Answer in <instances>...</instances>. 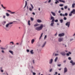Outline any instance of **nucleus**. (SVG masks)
<instances>
[{
  "mask_svg": "<svg viewBox=\"0 0 75 75\" xmlns=\"http://www.w3.org/2000/svg\"><path fill=\"white\" fill-rule=\"evenodd\" d=\"M56 1L55 2V4H57V3H59V1L57 0H56Z\"/></svg>",
  "mask_w": 75,
  "mask_h": 75,
  "instance_id": "24",
  "label": "nucleus"
},
{
  "mask_svg": "<svg viewBox=\"0 0 75 75\" xmlns=\"http://www.w3.org/2000/svg\"><path fill=\"white\" fill-rule=\"evenodd\" d=\"M58 20L57 19H56L55 21V22H58Z\"/></svg>",
  "mask_w": 75,
  "mask_h": 75,
  "instance_id": "42",
  "label": "nucleus"
},
{
  "mask_svg": "<svg viewBox=\"0 0 75 75\" xmlns=\"http://www.w3.org/2000/svg\"><path fill=\"white\" fill-rule=\"evenodd\" d=\"M57 35V33H56L54 35L55 36H56Z\"/></svg>",
  "mask_w": 75,
  "mask_h": 75,
  "instance_id": "62",
  "label": "nucleus"
},
{
  "mask_svg": "<svg viewBox=\"0 0 75 75\" xmlns=\"http://www.w3.org/2000/svg\"><path fill=\"white\" fill-rule=\"evenodd\" d=\"M51 13L52 14L53 16H55V13L52 12H51Z\"/></svg>",
  "mask_w": 75,
  "mask_h": 75,
  "instance_id": "16",
  "label": "nucleus"
},
{
  "mask_svg": "<svg viewBox=\"0 0 75 75\" xmlns=\"http://www.w3.org/2000/svg\"><path fill=\"white\" fill-rule=\"evenodd\" d=\"M10 43L12 44V45H14V42H10Z\"/></svg>",
  "mask_w": 75,
  "mask_h": 75,
  "instance_id": "38",
  "label": "nucleus"
},
{
  "mask_svg": "<svg viewBox=\"0 0 75 75\" xmlns=\"http://www.w3.org/2000/svg\"><path fill=\"white\" fill-rule=\"evenodd\" d=\"M72 15V13H71L69 14V16H71Z\"/></svg>",
  "mask_w": 75,
  "mask_h": 75,
  "instance_id": "36",
  "label": "nucleus"
},
{
  "mask_svg": "<svg viewBox=\"0 0 75 75\" xmlns=\"http://www.w3.org/2000/svg\"><path fill=\"white\" fill-rule=\"evenodd\" d=\"M75 3H73L72 4V8H74L75 7Z\"/></svg>",
  "mask_w": 75,
  "mask_h": 75,
  "instance_id": "17",
  "label": "nucleus"
},
{
  "mask_svg": "<svg viewBox=\"0 0 75 75\" xmlns=\"http://www.w3.org/2000/svg\"><path fill=\"white\" fill-rule=\"evenodd\" d=\"M52 69H51L50 70V72H51V71H52Z\"/></svg>",
  "mask_w": 75,
  "mask_h": 75,
  "instance_id": "46",
  "label": "nucleus"
},
{
  "mask_svg": "<svg viewBox=\"0 0 75 75\" xmlns=\"http://www.w3.org/2000/svg\"><path fill=\"white\" fill-rule=\"evenodd\" d=\"M50 20H52L51 21L52 23L51 24V26H53V25H54V18L52 16H51Z\"/></svg>",
  "mask_w": 75,
  "mask_h": 75,
  "instance_id": "3",
  "label": "nucleus"
},
{
  "mask_svg": "<svg viewBox=\"0 0 75 75\" xmlns=\"http://www.w3.org/2000/svg\"><path fill=\"white\" fill-rule=\"evenodd\" d=\"M68 13H65L64 14V16H67Z\"/></svg>",
  "mask_w": 75,
  "mask_h": 75,
  "instance_id": "26",
  "label": "nucleus"
},
{
  "mask_svg": "<svg viewBox=\"0 0 75 75\" xmlns=\"http://www.w3.org/2000/svg\"><path fill=\"white\" fill-rule=\"evenodd\" d=\"M42 28H43V24H41L40 25V26L36 27L35 29L37 31H40V30H41L42 29Z\"/></svg>",
  "mask_w": 75,
  "mask_h": 75,
  "instance_id": "1",
  "label": "nucleus"
},
{
  "mask_svg": "<svg viewBox=\"0 0 75 75\" xmlns=\"http://www.w3.org/2000/svg\"><path fill=\"white\" fill-rule=\"evenodd\" d=\"M30 21H28V24L29 25H30Z\"/></svg>",
  "mask_w": 75,
  "mask_h": 75,
  "instance_id": "31",
  "label": "nucleus"
},
{
  "mask_svg": "<svg viewBox=\"0 0 75 75\" xmlns=\"http://www.w3.org/2000/svg\"><path fill=\"white\" fill-rule=\"evenodd\" d=\"M63 19L64 20H67V18H66V17H64L63 18Z\"/></svg>",
  "mask_w": 75,
  "mask_h": 75,
  "instance_id": "34",
  "label": "nucleus"
},
{
  "mask_svg": "<svg viewBox=\"0 0 75 75\" xmlns=\"http://www.w3.org/2000/svg\"><path fill=\"white\" fill-rule=\"evenodd\" d=\"M57 74H58V73H57V72H55V74H56L57 75Z\"/></svg>",
  "mask_w": 75,
  "mask_h": 75,
  "instance_id": "60",
  "label": "nucleus"
},
{
  "mask_svg": "<svg viewBox=\"0 0 75 75\" xmlns=\"http://www.w3.org/2000/svg\"><path fill=\"white\" fill-rule=\"evenodd\" d=\"M37 21L38 23H41L42 22V21L41 20H40V19H38L37 20Z\"/></svg>",
  "mask_w": 75,
  "mask_h": 75,
  "instance_id": "14",
  "label": "nucleus"
},
{
  "mask_svg": "<svg viewBox=\"0 0 75 75\" xmlns=\"http://www.w3.org/2000/svg\"><path fill=\"white\" fill-rule=\"evenodd\" d=\"M68 8V6H66L64 7V8L65 9H67Z\"/></svg>",
  "mask_w": 75,
  "mask_h": 75,
  "instance_id": "32",
  "label": "nucleus"
},
{
  "mask_svg": "<svg viewBox=\"0 0 75 75\" xmlns=\"http://www.w3.org/2000/svg\"><path fill=\"white\" fill-rule=\"evenodd\" d=\"M1 50H5L6 48H3V47H1Z\"/></svg>",
  "mask_w": 75,
  "mask_h": 75,
  "instance_id": "35",
  "label": "nucleus"
},
{
  "mask_svg": "<svg viewBox=\"0 0 75 75\" xmlns=\"http://www.w3.org/2000/svg\"><path fill=\"white\" fill-rule=\"evenodd\" d=\"M72 65H75V62H73V63H72Z\"/></svg>",
  "mask_w": 75,
  "mask_h": 75,
  "instance_id": "44",
  "label": "nucleus"
},
{
  "mask_svg": "<svg viewBox=\"0 0 75 75\" xmlns=\"http://www.w3.org/2000/svg\"><path fill=\"white\" fill-rule=\"evenodd\" d=\"M59 13H61V11L59 10L58 11Z\"/></svg>",
  "mask_w": 75,
  "mask_h": 75,
  "instance_id": "57",
  "label": "nucleus"
},
{
  "mask_svg": "<svg viewBox=\"0 0 75 75\" xmlns=\"http://www.w3.org/2000/svg\"><path fill=\"white\" fill-rule=\"evenodd\" d=\"M60 16H64V14H63L62 13H60Z\"/></svg>",
  "mask_w": 75,
  "mask_h": 75,
  "instance_id": "28",
  "label": "nucleus"
},
{
  "mask_svg": "<svg viewBox=\"0 0 75 75\" xmlns=\"http://www.w3.org/2000/svg\"><path fill=\"white\" fill-rule=\"evenodd\" d=\"M62 55L65 56L66 54V53H65V52H63L60 53Z\"/></svg>",
  "mask_w": 75,
  "mask_h": 75,
  "instance_id": "7",
  "label": "nucleus"
},
{
  "mask_svg": "<svg viewBox=\"0 0 75 75\" xmlns=\"http://www.w3.org/2000/svg\"><path fill=\"white\" fill-rule=\"evenodd\" d=\"M71 13H73V14H75V10L73 9L72 11L71 12Z\"/></svg>",
  "mask_w": 75,
  "mask_h": 75,
  "instance_id": "9",
  "label": "nucleus"
},
{
  "mask_svg": "<svg viewBox=\"0 0 75 75\" xmlns=\"http://www.w3.org/2000/svg\"><path fill=\"white\" fill-rule=\"evenodd\" d=\"M62 68H60V69H59V71H61V70Z\"/></svg>",
  "mask_w": 75,
  "mask_h": 75,
  "instance_id": "51",
  "label": "nucleus"
},
{
  "mask_svg": "<svg viewBox=\"0 0 75 75\" xmlns=\"http://www.w3.org/2000/svg\"><path fill=\"white\" fill-rule=\"evenodd\" d=\"M9 52H10L12 55H13V52L12 51H11V50H9Z\"/></svg>",
  "mask_w": 75,
  "mask_h": 75,
  "instance_id": "18",
  "label": "nucleus"
},
{
  "mask_svg": "<svg viewBox=\"0 0 75 75\" xmlns=\"http://www.w3.org/2000/svg\"><path fill=\"white\" fill-rule=\"evenodd\" d=\"M32 9H32V8H31V7L29 8V10L30 11H31L33 10Z\"/></svg>",
  "mask_w": 75,
  "mask_h": 75,
  "instance_id": "25",
  "label": "nucleus"
},
{
  "mask_svg": "<svg viewBox=\"0 0 75 75\" xmlns=\"http://www.w3.org/2000/svg\"><path fill=\"white\" fill-rule=\"evenodd\" d=\"M3 8H4V9H5L6 8L5 7H4H4H3Z\"/></svg>",
  "mask_w": 75,
  "mask_h": 75,
  "instance_id": "61",
  "label": "nucleus"
},
{
  "mask_svg": "<svg viewBox=\"0 0 75 75\" xmlns=\"http://www.w3.org/2000/svg\"><path fill=\"white\" fill-rule=\"evenodd\" d=\"M63 62L65 63L66 62V60H65L63 61Z\"/></svg>",
  "mask_w": 75,
  "mask_h": 75,
  "instance_id": "58",
  "label": "nucleus"
},
{
  "mask_svg": "<svg viewBox=\"0 0 75 75\" xmlns=\"http://www.w3.org/2000/svg\"><path fill=\"white\" fill-rule=\"evenodd\" d=\"M32 14H33V15H35V13H34V12H33L32 13Z\"/></svg>",
  "mask_w": 75,
  "mask_h": 75,
  "instance_id": "49",
  "label": "nucleus"
},
{
  "mask_svg": "<svg viewBox=\"0 0 75 75\" xmlns=\"http://www.w3.org/2000/svg\"><path fill=\"white\" fill-rule=\"evenodd\" d=\"M6 23V21H3L2 22V24H3V25H4Z\"/></svg>",
  "mask_w": 75,
  "mask_h": 75,
  "instance_id": "13",
  "label": "nucleus"
},
{
  "mask_svg": "<svg viewBox=\"0 0 75 75\" xmlns=\"http://www.w3.org/2000/svg\"><path fill=\"white\" fill-rule=\"evenodd\" d=\"M43 35V33H42L41 35L40 36V38H39V39L40 40V39H41V37H42V35Z\"/></svg>",
  "mask_w": 75,
  "mask_h": 75,
  "instance_id": "29",
  "label": "nucleus"
},
{
  "mask_svg": "<svg viewBox=\"0 0 75 75\" xmlns=\"http://www.w3.org/2000/svg\"><path fill=\"white\" fill-rule=\"evenodd\" d=\"M58 57H56L55 60H54V61L55 62H57V60L58 59Z\"/></svg>",
  "mask_w": 75,
  "mask_h": 75,
  "instance_id": "21",
  "label": "nucleus"
},
{
  "mask_svg": "<svg viewBox=\"0 0 75 75\" xmlns=\"http://www.w3.org/2000/svg\"><path fill=\"white\" fill-rule=\"evenodd\" d=\"M68 59L69 60H71V57H69L68 58Z\"/></svg>",
  "mask_w": 75,
  "mask_h": 75,
  "instance_id": "43",
  "label": "nucleus"
},
{
  "mask_svg": "<svg viewBox=\"0 0 75 75\" xmlns=\"http://www.w3.org/2000/svg\"><path fill=\"white\" fill-rule=\"evenodd\" d=\"M6 16H10L9 14L8 13H6Z\"/></svg>",
  "mask_w": 75,
  "mask_h": 75,
  "instance_id": "30",
  "label": "nucleus"
},
{
  "mask_svg": "<svg viewBox=\"0 0 75 75\" xmlns=\"http://www.w3.org/2000/svg\"><path fill=\"white\" fill-rule=\"evenodd\" d=\"M27 52H30V50H27Z\"/></svg>",
  "mask_w": 75,
  "mask_h": 75,
  "instance_id": "52",
  "label": "nucleus"
},
{
  "mask_svg": "<svg viewBox=\"0 0 75 75\" xmlns=\"http://www.w3.org/2000/svg\"><path fill=\"white\" fill-rule=\"evenodd\" d=\"M69 54H71V52H69Z\"/></svg>",
  "mask_w": 75,
  "mask_h": 75,
  "instance_id": "59",
  "label": "nucleus"
},
{
  "mask_svg": "<svg viewBox=\"0 0 75 75\" xmlns=\"http://www.w3.org/2000/svg\"><path fill=\"white\" fill-rule=\"evenodd\" d=\"M51 0H49V1H48V3H50V2H51Z\"/></svg>",
  "mask_w": 75,
  "mask_h": 75,
  "instance_id": "55",
  "label": "nucleus"
},
{
  "mask_svg": "<svg viewBox=\"0 0 75 75\" xmlns=\"http://www.w3.org/2000/svg\"><path fill=\"white\" fill-rule=\"evenodd\" d=\"M38 25H39V24H38L37 23L36 24H35L34 25V27H37V26H38Z\"/></svg>",
  "mask_w": 75,
  "mask_h": 75,
  "instance_id": "20",
  "label": "nucleus"
},
{
  "mask_svg": "<svg viewBox=\"0 0 75 75\" xmlns=\"http://www.w3.org/2000/svg\"><path fill=\"white\" fill-rule=\"evenodd\" d=\"M3 71H4L3 70H1V72H3Z\"/></svg>",
  "mask_w": 75,
  "mask_h": 75,
  "instance_id": "56",
  "label": "nucleus"
},
{
  "mask_svg": "<svg viewBox=\"0 0 75 75\" xmlns=\"http://www.w3.org/2000/svg\"><path fill=\"white\" fill-rule=\"evenodd\" d=\"M68 71V70L67 69V68L65 67L64 69V73H65V72H67Z\"/></svg>",
  "mask_w": 75,
  "mask_h": 75,
  "instance_id": "8",
  "label": "nucleus"
},
{
  "mask_svg": "<svg viewBox=\"0 0 75 75\" xmlns=\"http://www.w3.org/2000/svg\"><path fill=\"white\" fill-rule=\"evenodd\" d=\"M46 38H47V35H45V37H44L45 40V39Z\"/></svg>",
  "mask_w": 75,
  "mask_h": 75,
  "instance_id": "40",
  "label": "nucleus"
},
{
  "mask_svg": "<svg viewBox=\"0 0 75 75\" xmlns=\"http://www.w3.org/2000/svg\"><path fill=\"white\" fill-rule=\"evenodd\" d=\"M61 10H64V8H61Z\"/></svg>",
  "mask_w": 75,
  "mask_h": 75,
  "instance_id": "50",
  "label": "nucleus"
},
{
  "mask_svg": "<svg viewBox=\"0 0 75 75\" xmlns=\"http://www.w3.org/2000/svg\"><path fill=\"white\" fill-rule=\"evenodd\" d=\"M67 56H69V53H67Z\"/></svg>",
  "mask_w": 75,
  "mask_h": 75,
  "instance_id": "48",
  "label": "nucleus"
},
{
  "mask_svg": "<svg viewBox=\"0 0 75 75\" xmlns=\"http://www.w3.org/2000/svg\"><path fill=\"white\" fill-rule=\"evenodd\" d=\"M58 67H61V64L57 65Z\"/></svg>",
  "mask_w": 75,
  "mask_h": 75,
  "instance_id": "54",
  "label": "nucleus"
},
{
  "mask_svg": "<svg viewBox=\"0 0 75 75\" xmlns=\"http://www.w3.org/2000/svg\"><path fill=\"white\" fill-rule=\"evenodd\" d=\"M57 55H58V54H55V56H57Z\"/></svg>",
  "mask_w": 75,
  "mask_h": 75,
  "instance_id": "47",
  "label": "nucleus"
},
{
  "mask_svg": "<svg viewBox=\"0 0 75 75\" xmlns=\"http://www.w3.org/2000/svg\"><path fill=\"white\" fill-rule=\"evenodd\" d=\"M30 20L31 21H33V20H34V19L33 18H30Z\"/></svg>",
  "mask_w": 75,
  "mask_h": 75,
  "instance_id": "39",
  "label": "nucleus"
},
{
  "mask_svg": "<svg viewBox=\"0 0 75 75\" xmlns=\"http://www.w3.org/2000/svg\"><path fill=\"white\" fill-rule=\"evenodd\" d=\"M30 52L31 54H33V50H32L30 51Z\"/></svg>",
  "mask_w": 75,
  "mask_h": 75,
  "instance_id": "23",
  "label": "nucleus"
},
{
  "mask_svg": "<svg viewBox=\"0 0 75 75\" xmlns=\"http://www.w3.org/2000/svg\"><path fill=\"white\" fill-rule=\"evenodd\" d=\"M58 1H60V2H62V3H65V1H64L63 0H58Z\"/></svg>",
  "mask_w": 75,
  "mask_h": 75,
  "instance_id": "15",
  "label": "nucleus"
},
{
  "mask_svg": "<svg viewBox=\"0 0 75 75\" xmlns=\"http://www.w3.org/2000/svg\"><path fill=\"white\" fill-rule=\"evenodd\" d=\"M60 21L61 23H62L63 22V20L62 19H61L60 20Z\"/></svg>",
  "mask_w": 75,
  "mask_h": 75,
  "instance_id": "27",
  "label": "nucleus"
},
{
  "mask_svg": "<svg viewBox=\"0 0 75 75\" xmlns=\"http://www.w3.org/2000/svg\"><path fill=\"white\" fill-rule=\"evenodd\" d=\"M33 75H36V73H35L33 72Z\"/></svg>",
  "mask_w": 75,
  "mask_h": 75,
  "instance_id": "45",
  "label": "nucleus"
},
{
  "mask_svg": "<svg viewBox=\"0 0 75 75\" xmlns=\"http://www.w3.org/2000/svg\"><path fill=\"white\" fill-rule=\"evenodd\" d=\"M53 61V60L52 59H51L50 60L49 62L50 64H52V63Z\"/></svg>",
  "mask_w": 75,
  "mask_h": 75,
  "instance_id": "11",
  "label": "nucleus"
},
{
  "mask_svg": "<svg viewBox=\"0 0 75 75\" xmlns=\"http://www.w3.org/2000/svg\"><path fill=\"white\" fill-rule=\"evenodd\" d=\"M58 41L59 42H61L64 41V38H59Z\"/></svg>",
  "mask_w": 75,
  "mask_h": 75,
  "instance_id": "5",
  "label": "nucleus"
},
{
  "mask_svg": "<svg viewBox=\"0 0 75 75\" xmlns=\"http://www.w3.org/2000/svg\"><path fill=\"white\" fill-rule=\"evenodd\" d=\"M65 35V34L64 33H62L59 34L58 35L59 37H63Z\"/></svg>",
  "mask_w": 75,
  "mask_h": 75,
  "instance_id": "6",
  "label": "nucleus"
},
{
  "mask_svg": "<svg viewBox=\"0 0 75 75\" xmlns=\"http://www.w3.org/2000/svg\"><path fill=\"white\" fill-rule=\"evenodd\" d=\"M2 52L3 53H4V51L2 50Z\"/></svg>",
  "mask_w": 75,
  "mask_h": 75,
  "instance_id": "63",
  "label": "nucleus"
},
{
  "mask_svg": "<svg viewBox=\"0 0 75 75\" xmlns=\"http://www.w3.org/2000/svg\"><path fill=\"white\" fill-rule=\"evenodd\" d=\"M46 42H45L44 44H43L42 46V48H43V47H44V46H45V44H46Z\"/></svg>",
  "mask_w": 75,
  "mask_h": 75,
  "instance_id": "10",
  "label": "nucleus"
},
{
  "mask_svg": "<svg viewBox=\"0 0 75 75\" xmlns=\"http://www.w3.org/2000/svg\"><path fill=\"white\" fill-rule=\"evenodd\" d=\"M59 6H60V7H62L63 6H64V5L63 4H60L59 5Z\"/></svg>",
  "mask_w": 75,
  "mask_h": 75,
  "instance_id": "33",
  "label": "nucleus"
},
{
  "mask_svg": "<svg viewBox=\"0 0 75 75\" xmlns=\"http://www.w3.org/2000/svg\"><path fill=\"white\" fill-rule=\"evenodd\" d=\"M30 5L31 6V7H32V9H33L34 8V6H33V5L31 4H30Z\"/></svg>",
  "mask_w": 75,
  "mask_h": 75,
  "instance_id": "22",
  "label": "nucleus"
},
{
  "mask_svg": "<svg viewBox=\"0 0 75 75\" xmlns=\"http://www.w3.org/2000/svg\"><path fill=\"white\" fill-rule=\"evenodd\" d=\"M3 18H6V16H3Z\"/></svg>",
  "mask_w": 75,
  "mask_h": 75,
  "instance_id": "53",
  "label": "nucleus"
},
{
  "mask_svg": "<svg viewBox=\"0 0 75 75\" xmlns=\"http://www.w3.org/2000/svg\"><path fill=\"white\" fill-rule=\"evenodd\" d=\"M13 24V22L9 23H8L6 25V28H8L9 27H11V26H12L11 24Z\"/></svg>",
  "mask_w": 75,
  "mask_h": 75,
  "instance_id": "2",
  "label": "nucleus"
},
{
  "mask_svg": "<svg viewBox=\"0 0 75 75\" xmlns=\"http://www.w3.org/2000/svg\"><path fill=\"white\" fill-rule=\"evenodd\" d=\"M7 11H8L9 12H11V14H14L15 13V12H12L11 11L9 10H7Z\"/></svg>",
  "mask_w": 75,
  "mask_h": 75,
  "instance_id": "12",
  "label": "nucleus"
},
{
  "mask_svg": "<svg viewBox=\"0 0 75 75\" xmlns=\"http://www.w3.org/2000/svg\"><path fill=\"white\" fill-rule=\"evenodd\" d=\"M27 1H25V6H27Z\"/></svg>",
  "mask_w": 75,
  "mask_h": 75,
  "instance_id": "37",
  "label": "nucleus"
},
{
  "mask_svg": "<svg viewBox=\"0 0 75 75\" xmlns=\"http://www.w3.org/2000/svg\"><path fill=\"white\" fill-rule=\"evenodd\" d=\"M38 10L39 11H40V8H38Z\"/></svg>",
  "mask_w": 75,
  "mask_h": 75,
  "instance_id": "64",
  "label": "nucleus"
},
{
  "mask_svg": "<svg viewBox=\"0 0 75 75\" xmlns=\"http://www.w3.org/2000/svg\"><path fill=\"white\" fill-rule=\"evenodd\" d=\"M70 23H71L70 21L67 22L65 24L66 26H67L68 28L69 27V26H70Z\"/></svg>",
  "mask_w": 75,
  "mask_h": 75,
  "instance_id": "4",
  "label": "nucleus"
},
{
  "mask_svg": "<svg viewBox=\"0 0 75 75\" xmlns=\"http://www.w3.org/2000/svg\"><path fill=\"white\" fill-rule=\"evenodd\" d=\"M70 62L71 63V64H72L73 63V60H71V61H70Z\"/></svg>",
  "mask_w": 75,
  "mask_h": 75,
  "instance_id": "41",
  "label": "nucleus"
},
{
  "mask_svg": "<svg viewBox=\"0 0 75 75\" xmlns=\"http://www.w3.org/2000/svg\"><path fill=\"white\" fill-rule=\"evenodd\" d=\"M34 39H33L31 40V44H33V43H34Z\"/></svg>",
  "mask_w": 75,
  "mask_h": 75,
  "instance_id": "19",
  "label": "nucleus"
}]
</instances>
